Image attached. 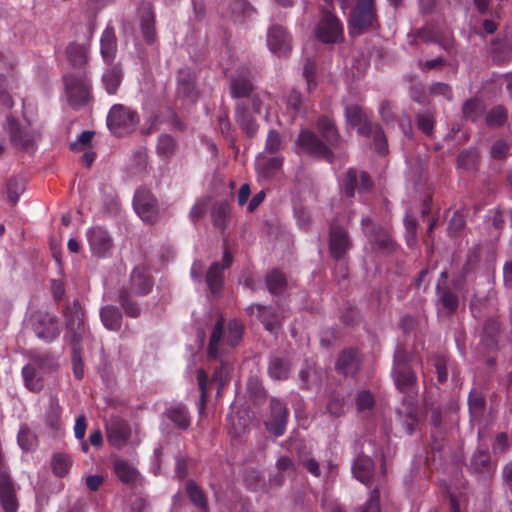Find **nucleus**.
Masks as SVG:
<instances>
[{"mask_svg": "<svg viewBox=\"0 0 512 512\" xmlns=\"http://www.w3.org/2000/svg\"><path fill=\"white\" fill-rule=\"evenodd\" d=\"M91 253L98 258H106L111 254L113 241L107 230L100 226L92 227L87 233Z\"/></svg>", "mask_w": 512, "mask_h": 512, "instance_id": "17", "label": "nucleus"}, {"mask_svg": "<svg viewBox=\"0 0 512 512\" xmlns=\"http://www.w3.org/2000/svg\"><path fill=\"white\" fill-rule=\"evenodd\" d=\"M250 315H255L269 332L276 331L280 326V317L276 310L270 306L252 304L247 307Z\"/></svg>", "mask_w": 512, "mask_h": 512, "instance_id": "30", "label": "nucleus"}, {"mask_svg": "<svg viewBox=\"0 0 512 512\" xmlns=\"http://www.w3.org/2000/svg\"><path fill=\"white\" fill-rule=\"evenodd\" d=\"M361 355L357 349H344L338 356L336 370L343 375H356L361 366Z\"/></svg>", "mask_w": 512, "mask_h": 512, "instance_id": "26", "label": "nucleus"}, {"mask_svg": "<svg viewBox=\"0 0 512 512\" xmlns=\"http://www.w3.org/2000/svg\"><path fill=\"white\" fill-rule=\"evenodd\" d=\"M507 120V110L503 106L492 108L487 116L486 121L489 126L500 127Z\"/></svg>", "mask_w": 512, "mask_h": 512, "instance_id": "56", "label": "nucleus"}, {"mask_svg": "<svg viewBox=\"0 0 512 512\" xmlns=\"http://www.w3.org/2000/svg\"><path fill=\"white\" fill-rule=\"evenodd\" d=\"M391 375L398 391L404 394L414 393L418 389V378L412 367L392 368Z\"/></svg>", "mask_w": 512, "mask_h": 512, "instance_id": "23", "label": "nucleus"}, {"mask_svg": "<svg viewBox=\"0 0 512 512\" xmlns=\"http://www.w3.org/2000/svg\"><path fill=\"white\" fill-rule=\"evenodd\" d=\"M375 398L370 391H360L356 396V408L359 412L373 409Z\"/></svg>", "mask_w": 512, "mask_h": 512, "instance_id": "61", "label": "nucleus"}, {"mask_svg": "<svg viewBox=\"0 0 512 512\" xmlns=\"http://www.w3.org/2000/svg\"><path fill=\"white\" fill-rule=\"evenodd\" d=\"M345 118L350 126L358 127L357 133L359 135H368L374 124V122L368 119L363 108L357 104L347 105L345 107Z\"/></svg>", "mask_w": 512, "mask_h": 512, "instance_id": "27", "label": "nucleus"}, {"mask_svg": "<svg viewBox=\"0 0 512 512\" xmlns=\"http://www.w3.org/2000/svg\"><path fill=\"white\" fill-rule=\"evenodd\" d=\"M349 32L361 35L379 27L375 0H357L348 19Z\"/></svg>", "mask_w": 512, "mask_h": 512, "instance_id": "3", "label": "nucleus"}, {"mask_svg": "<svg viewBox=\"0 0 512 512\" xmlns=\"http://www.w3.org/2000/svg\"><path fill=\"white\" fill-rule=\"evenodd\" d=\"M290 372L289 362L280 357H272L268 365V373L275 380H285Z\"/></svg>", "mask_w": 512, "mask_h": 512, "instance_id": "44", "label": "nucleus"}, {"mask_svg": "<svg viewBox=\"0 0 512 512\" xmlns=\"http://www.w3.org/2000/svg\"><path fill=\"white\" fill-rule=\"evenodd\" d=\"M267 44L270 51L278 57H286L291 51L290 37L285 28L273 25L267 34Z\"/></svg>", "mask_w": 512, "mask_h": 512, "instance_id": "20", "label": "nucleus"}, {"mask_svg": "<svg viewBox=\"0 0 512 512\" xmlns=\"http://www.w3.org/2000/svg\"><path fill=\"white\" fill-rule=\"evenodd\" d=\"M345 401L344 397L334 392L330 395L327 411L333 416H341L344 413Z\"/></svg>", "mask_w": 512, "mask_h": 512, "instance_id": "59", "label": "nucleus"}, {"mask_svg": "<svg viewBox=\"0 0 512 512\" xmlns=\"http://www.w3.org/2000/svg\"><path fill=\"white\" fill-rule=\"evenodd\" d=\"M265 283L269 293L273 296L282 295L288 285L285 274L278 269H273L266 274Z\"/></svg>", "mask_w": 512, "mask_h": 512, "instance_id": "38", "label": "nucleus"}, {"mask_svg": "<svg viewBox=\"0 0 512 512\" xmlns=\"http://www.w3.org/2000/svg\"><path fill=\"white\" fill-rule=\"evenodd\" d=\"M361 223L366 231L371 226L372 231L370 234V240L374 249L383 253H390L394 250L395 243L384 229L381 227H375L372 220L368 217L362 218Z\"/></svg>", "mask_w": 512, "mask_h": 512, "instance_id": "25", "label": "nucleus"}, {"mask_svg": "<svg viewBox=\"0 0 512 512\" xmlns=\"http://www.w3.org/2000/svg\"><path fill=\"white\" fill-rule=\"evenodd\" d=\"M211 218L214 227L225 230L230 222L231 209L227 202H215L211 210Z\"/></svg>", "mask_w": 512, "mask_h": 512, "instance_id": "39", "label": "nucleus"}, {"mask_svg": "<svg viewBox=\"0 0 512 512\" xmlns=\"http://www.w3.org/2000/svg\"><path fill=\"white\" fill-rule=\"evenodd\" d=\"M64 79L70 105L75 109L85 106L91 98V85L86 72L69 73Z\"/></svg>", "mask_w": 512, "mask_h": 512, "instance_id": "6", "label": "nucleus"}, {"mask_svg": "<svg viewBox=\"0 0 512 512\" xmlns=\"http://www.w3.org/2000/svg\"><path fill=\"white\" fill-rule=\"evenodd\" d=\"M235 120L247 137L253 138L257 134L259 125L244 102L236 104Z\"/></svg>", "mask_w": 512, "mask_h": 512, "instance_id": "33", "label": "nucleus"}, {"mask_svg": "<svg viewBox=\"0 0 512 512\" xmlns=\"http://www.w3.org/2000/svg\"><path fill=\"white\" fill-rule=\"evenodd\" d=\"M224 325V319L219 318L213 327L207 351L209 360H216L219 357V346L224 335Z\"/></svg>", "mask_w": 512, "mask_h": 512, "instance_id": "41", "label": "nucleus"}, {"mask_svg": "<svg viewBox=\"0 0 512 512\" xmlns=\"http://www.w3.org/2000/svg\"><path fill=\"white\" fill-rule=\"evenodd\" d=\"M232 367L228 361H221L219 366L214 368L211 380L204 369L197 371V381L200 389L199 413L202 414L206 407L208 392L211 386H216L217 396H220L224 386L229 382V375Z\"/></svg>", "mask_w": 512, "mask_h": 512, "instance_id": "4", "label": "nucleus"}, {"mask_svg": "<svg viewBox=\"0 0 512 512\" xmlns=\"http://www.w3.org/2000/svg\"><path fill=\"white\" fill-rule=\"evenodd\" d=\"M177 147L176 140L169 134H163L157 142V153L164 159H169L175 152Z\"/></svg>", "mask_w": 512, "mask_h": 512, "instance_id": "49", "label": "nucleus"}, {"mask_svg": "<svg viewBox=\"0 0 512 512\" xmlns=\"http://www.w3.org/2000/svg\"><path fill=\"white\" fill-rule=\"evenodd\" d=\"M156 17L150 3L143 4L140 10V30L144 41L148 45L155 43L157 39Z\"/></svg>", "mask_w": 512, "mask_h": 512, "instance_id": "28", "label": "nucleus"}, {"mask_svg": "<svg viewBox=\"0 0 512 512\" xmlns=\"http://www.w3.org/2000/svg\"><path fill=\"white\" fill-rule=\"evenodd\" d=\"M6 186H7L8 200L12 205H15L18 202L21 194L25 190L24 183L21 179L10 178L7 181Z\"/></svg>", "mask_w": 512, "mask_h": 512, "instance_id": "53", "label": "nucleus"}, {"mask_svg": "<svg viewBox=\"0 0 512 512\" xmlns=\"http://www.w3.org/2000/svg\"><path fill=\"white\" fill-rule=\"evenodd\" d=\"M252 73L247 67H241L238 73L230 81V91L232 98H245L249 97L253 90Z\"/></svg>", "mask_w": 512, "mask_h": 512, "instance_id": "24", "label": "nucleus"}, {"mask_svg": "<svg viewBox=\"0 0 512 512\" xmlns=\"http://www.w3.org/2000/svg\"><path fill=\"white\" fill-rule=\"evenodd\" d=\"M374 471V461L366 455H359L352 465L354 477L366 486L372 485Z\"/></svg>", "mask_w": 512, "mask_h": 512, "instance_id": "32", "label": "nucleus"}, {"mask_svg": "<svg viewBox=\"0 0 512 512\" xmlns=\"http://www.w3.org/2000/svg\"><path fill=\"white\" fill-rule=\"evenodd\" d=\"M243 335V325L238 320H231L228 323V332L226 341L227 343L234 347L238 345V343L241 341Z\"/></svg>", "mask_w": 512, "mask_h": 512, "instance_id": "55", "label": "nucleus"}, {"mask_svg": "<svg viewBox=\"0 0 512 512\" xmlns=\"http://www.w3.org/2000/svg\"><path fill=\"white\" fill-rule=\"evenodd\" d=\"M316 36L326 44L338 43L343 39V26L328 8L322 10V17L316 28Z\"/></svg>", "mask_w": 512, "mask_h": 512, "instance_id": "11", "label": "nucleus"}, {"mask_svg": "<svg viewBox=\"0 0 512 512\" xmlns=\"http://www.w3.org/2000/svg\"><path fill=\"white\" fill-rule=\"evenodd\" d=\"M66 55L70 64L81 70L88 61V47L84 44L71 43L66 48Z\"/></svg>", "mask_w": 512, "mask_h": 512, "instance_id": "40", "label": "nucleus"}, {"mask_svg": "<svg viewBox=\"0 0 512 512\" xmlns=\"http://www.w3.org/2000/svg\"><path fill=\"white\" fill-rule=\"evenodd\" d=\"M154 286V278L145 265H137L130 273L127 287H122L118 293V302L126 316L137 318L141 314L139 304L132 296L143 297L148 295Z\"/></svg>", "mask_w": 512, "mask_h": 512, "instance_id": "1", "label": "nucleus"}, {"mask_svg": "<svg viewBox=\"0 0 512 512\" xmlns=\"http://www.w3.org/2000/svg\"><path fill=\"white\" fill-rule=\"evenodd\" d=\"M186 493L191 503L202 512H209L207 497L203 490L193 480L186 482Z\"/></svg>", "mask_w": 512, "mask_h": 512, "instance_id": "42", "label": "nucleus"}, {"mask_svg": "<svg viewBox=\"0 0 512 512\" xmlns=\"http://www.w3.org/2000/svg\"><path fill=\"white\" fill-rule=\"evenodd\" d=\"M0 504L4 512L18 511L16 491L10 475L0 477Z\"/></svg>", "mask_w": 512, "mask_h": 512, "instance_id": "31", "label": "nucleus"}, {"mask_svg": "<svg viewBox=\"0 0 512 512\" xmlns=\"http://www.w3.org/2000/svg\"><path fill=\"white\" fill-rule=\"evenodd\" d=\"M244 482L247 488L252 491L258 490L264 484L261 473L256 470L248 471L244 477Z\"/></svg>", "mask_w": 512, "mask_h": 512, "instance_id": "64", "label": "nucleus"}, {"mask_svg": "<svg viewBox=\"0 0 512 512\" xmlns=\"http://www.w3.org/2000/svg\"><path fill=\"white\" fill-rule=\"evenodd\" d=\"M486 392L482 388L473 387L468 395V408L472 421H480L486 410Z\"/></svg>", "mask_w": 512, "mask_h": 512, "instance_id": "35", "label": "nucleus"}, {"mask_svg": "<svg viewBox=\"0 0 512 512\" xmlns=\"http://www.w3.org/2000/svg\"><path fill=\"white\" fill-rule=\"evenodd\" d=\"M329 253L330 256L338 262L335 269V274L345 279L348 276V267L344 261L347 258V253L352 247L348 231L341 225L333 222L330 225L329 231Z\"/></svg>", "mask_w": 512, "mask_h": 512, "instance_id": "2", "label": "nucleus"}, {"mask_svg": "<svg viewBox=\"0 0 512 512\" xmlns=\"http://www.w3.org/2000/svg\"><path fill=\"white\" fill-rule=\"evenodd\" d=\"M281 148L282 138L280 133L275 129L269 130L265 143L266 152L269 154H276L281 150Z\"/></svg>", "mask_w": 512, "mask_h": 512, "instance_id": "60", "label": "nucleus"}, {"mask_svg": "<svg viewBox=\"0 0 512 512\" xmlns=\"http://www.w3.org/2000/svg\"><path fill=\"white\" fill-rule=\"evenodd\" d=\"M123 74L119 65L109 68L102 77L105 89L108 94H115L122 82Z\"/></svg>", "mask_w": 512, "mask_h": 512, "instance_id": "43", "label": "nucleus"}, {"mask_svg": "<svg viewBox=\"0 0 512 512\" xmlns=\"http://www.w3.org/2000/svg\"><path fill=\"white\" fill-rule=\"evenodd\" d=\"M114 472L125 484L135 483L138 476L137 470L125 460H116L114 462Z\"/></svg>", "mask_w": 512, "mask_h": 512, "instance_id": "45", "label": "nucleus"}, {"mask_svg": "<svg viewBox=\"0 0 512 512\" xmlns=\"http://www.w3.org/2000/svg\"><path fill=\"white\" fill-rule=\"evenodd\" d=\"M106 430L108 442L118 449L124 447L131 436L130 425L119 417L111 418L106 425Z\"/></svg>", "mask_w": 512, "mask_h": 512, "instance_id": "19", "label": "nucleus"}, {"mask_svg": "<svg viewBox=\"0 0 512 512\" xmlns=\"http://www.w3.org/2000/svg\"><path fill=\"white\" fill-rule=\"evenodd\" d=\"M117 40L113 27H106L100 39V53L106 64H111L116 56Z\"/></svg>", "mask_w": 512, "mask_h": 512, "instance_id": "36", "label": "nucleus"}, {"mask_svg": "<svg viewBox=\"0 0 512 512\" xmlns=\"http://www.w3.org/2000/svg\"><path fill=\"white\" fill-rule=\"evenodd\" d=\"M52 359L47 354L34 355L31 361L22 368V375L27 389L32 392H40L43 387L44 369L52 366Z\"/></svg>", "mask_w": 512, "mask_h": 512, "instance_id": "9", "label": "nucleus"}, {"mask_svg": "<svg viewBox=\"0 0 512 512\" xmlns=\"http://www.w3.org/2000/svg\"><path fill=\"white\" fill-rule=\"evenodd\" d=\"M232 262L233 257L225 246L222 263H212L206 274V283L212 294L217 295L221 293L224 283V271L232 265Z\"/></svg>", "mask_w": 512, "mask_h": 512, "instance_id": "15", "label": "nucleus"}, {"mask_svg": "<svg viewBox=\"0 0 512 512\" xmlns=\"http://www.w3.org/2000/svg\"><path fill=\"white\" fill-rule=\"evenodd\" d=\"M438 313L452 316L459 307V297L451 287L436 286Z\"/></svg>", "mask_w": 512, "mask_h": 512, "instance_id": "29", "label": "nucleus"}, {"mask_svg": "<svg viewBox=\"0 0 512 512\" xmlns=\"http://www.w3.org/2000/svg\"><path fill=\"white\" fill-rule=\"evenodd\" d=\"M282 165H283L282 158L272 157L261 164L260 171L265 178L271 179V178L275 177L277 175V173L281 170Z\"/></svg>", "mask_w": 512, "mask_h": 512, "instance_id": "52", "label": "nucleus"}, {"mask_svg": "<svg viewBox=\"0 0 512 512\" xmlns=\"http://www.w3.org/2000/svg\"><path fill=\"white\" fill-rule=\"evenodd\" d=\"M417 126L427 136H431L434 131L435 120L430 112L419 113L416 117Z\"/></svg>", "mask_w": 512, "mask_h": 512, "instance_id": "58", "label": "nucleus"}, {"mask_svg": "<svg viewBox=\"0 0 512 512\" xmlns=\"http://www.w3.org/2000/svg\"><path fill=\"white\" fill-rule=\"evenodd\" d=\"M167 417L179 429L186 430L190 426V417L185 406H176L167 411Z\"/></svg>", "mask_w": 512, "mask_h": 512, "instance_id": "48", "label": "nucleus"}, {"mask_svg": "<svg viewBox=\"0 0 512 512\" xmlns=\"http://www.w3.org/2000/svg\"><path fill=\"white\" fill-rule=\"evenodd\" d=\"M72 346V365L75 378L81 380L84 376L81 343H70Z\"/></svg>", "mask_w": 512, "mask_h": 512, "instance_id": "50", "label": "nucleus"}, {"mask_svg": "<svg viewBox=\"0 0 512 512\" xmlns=\"http://www.w3.org/2000/svg\"><path fill=\"white\" fill-rule=\"evenodd\" d=\"M468 469L480 480H490L495 472L491 462L489 450L486 447H479L471 456Z\"/></svg>", "mask_w": 512, "mask_h": 512, "instance_id": "16", "label": "nucleus"}, {"mask_svg": "<svg viewBox=\"0 0 512 512\" xmlns=\"http://www.w3.org/2000/svg\"><path fill=\"white\" fill-rule=\"evenodd\" d=\"M100 318L104 327L110 331L117 332L122 326V313L119 308L113 305H106L100 310Z\"/></svg>", "mask_w": 512, "mask_h": 512, "instance_id": "37", "label": "nucleus"}, {"mask_svg": "<svg viewBox=\"0 0 512 512\" xmlns=\"http://www.w3.org/2000/svg\"><path fill=\"white\" fill-rule=\"evenodd\" d=\"M492 54L494 60L505 63L512 58V46L505 42H494L492 44Z\"/></svg>", "mask_w": 512, "mask_h": 512, "instance_id": "51", "label": "nucleus"}, {"mask_svg": "<svg viewBox=\"0 0 512 512\" xmlns=\"http://www.w3.org/2000/svg\"><path fill=\"white\" fill-rule=\"evenodd\" d=\"M363 136L373 138L375 150L379 155L385 156L388 154L389 149H388L387 137H386L382 127L379 124L374 123L372 125V129L369 132V134L363 135Z\"/></svg>", "mask_w": 512, "mask_h": 512, "instance_id": "46", "label": "nucleus"}, {"mask_svg": "<svg viewBox=\"0 0 512 512\" xmlns=\"http://www.w3.org/2000/svg\"><path fill=\"white\" fill-rule=\"evenodd\" d=\"M271 417L266 423L270 433L279 437L285 433L289 412L287 407L278 399L270 401Z\"/></svg>", "mask_w": 512, "mask_h": 512, "instance_id": "21", "label": "nucleus"}, {"mask_svg": "<svg viewBox=\"0 0 512 512\" xmlns=\"http://www.w3.org/2000/svg\"><path fill=\"white\" fill-rule=\"evenodd\" d=\"M462 111L466 119L475 121L481 116L483 112V105L478 99L472 98L464 103Z\"/></svg>", "mask_w": 512, "mask_h": 512, "instance_id": "54", "label": "nucleus"}, {"mask_svg": "<svg viewBox=\"0 0 512 512\" xmlns=\"http://www.w3.org/2000/svg\"><path fill=\"white\" fill-rule=\"evenodd\" d=\"M5 130L11 143L20 150H34V139L30 132L21 128L18 120L13 116H7Z\"/></svg>", "mask_w": 512, "mask_h": 512, "instance_id": "18", "label": "nucleus"}, {"mask_svg": "<svg viewBox=\"0 0 512 512\" xmlns=\"http://www.w3.org/2000/svg\"><path fill=\"white\" fill-rule=\"evenodd\" d=\"M447 363L448 360L445 356L438 355L433 359V365L435 367V371L437 374V380L440 384H444L447 382L448 373H447Z\"/></svg>", "mask_w": 512, "mask_h": 512, "instance_id": "63", "label": "nucleus"}, {"mask_svg": "<svg viewBox=\"0 0 512 512\" xmlns=\"http://www.w3.org/2000/svg\"><path fill=\"white\" fill-rule=\"evenodd\" d=\"M30 321L35 335L46 343L55 341L61 333L60 320L54 313L37 311L31 315Z\"/></svg>", "mask_w": 512, "mask_h": 512, "instance_id": "7", "label": "nucleus"}, {"mask_svg": "<svg viewBox=\"0 0 512 512\" xmlns=\"http://www.w3.org/2000/svg\"><path fill=\"white\" fill-rule=\"evenodd\" d=\"M61 412L62 409L58 401L51 400L45 411V423L49 429L58 431L61 428Z\"/></svg>", "mask_w": 512, "mask_h": 512, "instance_id": "47", "label": "nucleus"}, {"mask_svg": "<svg viewBox=\"0 0 512 512\" xmlns=\"http://www.w3.org/2000/svg\"><path fill=\"white\" fill-rule=\"evenodd\" d=\"M133 207L145 223L153 224L157 221L158 203L149 189L140 187L136 190L133 197Z\"/></svg>", "mask_w": 512, "mask_h": 512, "instance_id": "12", "label": "nucleus"}, {"mask_svg": "<svg viewBox=\"0 0 512 512\" xmlns=\"http://www.w3.org/2000/svg\"><path fill=\"white\" fill-rule=\"evenodd\" d=\"M17 441L19 446L26 451L33 448L35 442V436L29 430L27 426H22L17 435Z\"/></svg>", "mask_w": 512, "mask_h": 512, "instance_id": "62", "label": "nucleus"}, {"mask_svg": "<svg viewBox=\"0 0 512 512\" xmlns=\"http://www.w3.org/2000/svg\"><path fill=\"white\" fill-rule=\"evenodd\" d=\"M296 145L298 149L310 156L325 159L332 162L334 154L328 145L323 142L314 132L303 129L300 131Z\"/></svg>", "mask_w": 512, "mask_h": 512, "instance_id": "10", "label": "nucleus"}, {"mask_svg": "<svg viewBox=\"0 0 512 512\" xmlns=\"http://www.w3.org/2000/svg\"><path fill=\"white\" fill-rule=\"evenodd\" d=\"M397 419L407 432L413 434L420 423V413L417 399L410 395L405 396L396 410Z\"/></svg>", "mask_w": 512, "mask_h": 512, "instance_id": "13", "label": "nucleus"}, {"mask_svg": "<svg viewBox=\"0 0 512 512\" xmlns=\"http://www.w3.org/2000/svg\"><path fill=\"white\" fill-rule=\"evenodd\" d=\"M139 120V115L135 110L122 104H115L108 113L107 126L113 134L122 136L135 130Z\"/></svg>", "mask_w": 512, "mask_h": 512, "instance_id": "5", "label": "nucleus"}, {"mask_svg": "<svg viewBox=\"0 0 512 512\" xmlns=\"http://www.w3.org/2000/svg\"><path fill=\"white\" fill-rule=\"evenodd\" d=\"M317 129L328 147L339 146L340 134L333 118L328 115L320 116L317 120Z\"/></svg>", "mask_w": 512, "mask_h": 512, "instance_id": "34", "label": "nucleus"}, {"mask_svg": "<svg viewBox=\"0 0 512 512\" xmlns=\"http://www.w3.org/2000/svg\"><path fill=\"white\" fill-rule=\"evenodd\" d=\"M196 81L197 75L193 69L189 67L179 69L176 84L177 96L195 101L198 95Z\"/></svg>", "mask_w": 512, "mask_h": 512, "instance_id": "22", "label": "nucleus"}, {"mask_svg": "<svg viewBox=\"0 0 512 512\" xmlns=\"http://www.w3.org/2000/svg\"><path fill=\"white\" fill-rule=\"evenodd\" d=\"M71 462L63 454H56L53 457L52 468L53 472L58 477H64L70 470Z\"/></svg>", "mask_w": 512, "mask_h": 512, "instance_id": "57", "label": "nucleus"}, {"mask_svg": "<svg viewBox=\"0 0 512 512\" xmlns=\"http://www.w3.org/2000/svg\"><path fill=\"white\" fill-rule=\"evenodd\" d=\"M63 316L67 329L66 338L69 343H81L85 333V312L79 302L75 299L67 303L63 309Z\"/></svg>", "mask_w": 512, "mask_h": 512, "instance_id": "8", "label": "nucleus"}, {"mask_svg": "<svg viewBox=\"0 0 512 512\" xmlns=\"http://www.w3.org/2000/svg\"><path fill=\"white\" fill-rule=\"evenodd\" d=\"M344 193L347 197L353 198L355 191L360 194L370 192L373 189L374 183L370 175L365 171H358L357 169L350 168L344 177Z\"/></svg>", "mask_w": 512, "mask_h": 512, "instance_id": "14", "label": "nucleus"}]
</instances>
